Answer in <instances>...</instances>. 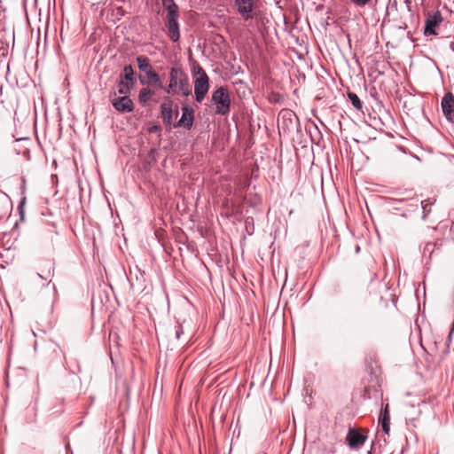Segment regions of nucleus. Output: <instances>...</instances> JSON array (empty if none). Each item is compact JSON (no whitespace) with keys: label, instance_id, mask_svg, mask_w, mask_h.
<instances>
[{"label":"nucleus","instance_id":"nucleus-1","mask_svg":"<svg viewBox=\"0 0 454 454\" xmlns=\"http://www.w3.org/2000/svg\"><path fill=\"white\" fill-rule=\"evenodd\" d=\"M177 88L185 97L192 94L187 74L181 67H173L169 71V83L164 90L168 94H176Z\"/></svg>","mask_w":454,"mask_h":454},{"label":"nucleus","instance_id":"nucleus-2","mask_svg":"<svg viewBox=\"0 0 454 454\" xmlns=\"http://www.w3.org/2000/svg\"><path fill=\"white\" fill-rule=\"evenodd\" d=\"M137 63L139 70L143 72L147 78V80H145L140 76V82L142 84H151L160 89L164 88L159 74L153 71L150 59L146 56H138L137 58Z\"/></svg>","mask_w":454,"mask_h":454},{"label":"nucleus","instance_id":"nucleus-3","mask_svg":"<svg viewBox=\"0 0 454 454\" xmlns=\"http://www.w3.org/2000/svg\"><path fill=\"white\" fill-rule=\"evenodd\" d=\"M212 101L215 105V113L225 115L231 107V99L228 90L224 87H219L212 94Z\"/></svg>","mask_w":454,"mask_h":454},{"label":"nucleus","instance_id":"nucleus-4","mask_svg":"<svg viewBox=\"0 0 454 454\" xmlns=\"http://www.w3.org/2000/svg\"><path fill=\"white\" fill-rule=\"evenodd\" d=\"M234 7L244 21H249L255 16V0H234Z\"/></svg>","mask_w":454,"mask_h":454},{"label":"nucleus","instance_id":"nucleus-5","mask_svg":"<svg viewBox=\"0 0 454 454\" xmlns=\"http://www.w3.org/2000/svg\"><path fill=\"white\" fill-rule=\"evenodd\" d=\"M178 18L179 16L166 17V34L173 43H176L180 39Z\"/></svg>","mask_w":454,"mask_h":454},{"label":"nucleus","instance_id":"nucleus-6","mask_svg":"<svg viewBox=\"0 0 454 454\" xmlns=\"http://www.w3.org/2000/svg\"><path fill=\"white\" fill-rule=\"evenodd\" d=\"M174 103L171 99L167 98L160 105V114L162 121L167 125H171L173 122V115L174 113L178 114V106H175V110L173 109Z\"/></svg>","mask_w":454,"mask_h":454},{"label":"nucleus","instance_id":"nucleus-7","mask_svg":"<svg viewBox=\"0 0 454 454\" xmlns=\"http://www.w3.org/2000/svg\"><path fill=\"white\" fill-rule=\"evenodd\" d=\"M441 106L445 118L449 121L454 122V95L451 92L443 96Z\"/></svg>","mask_w":454,"mask_h":454},{"label":"nucleus","instance_id":"nucleus-8","mask_svg":"<svg viewBox=\"0 0 454 454\" xmlns=\"http://www.w3.org/2000/svg\"><path fill=\"white\" fill-rule=\"evenodd\" d=\"M209 90V78H195L194 79V94L196 101L200 103L205 98Z\"/></svg>","mask_w":454,"mask_h":454},{"label":"nucleus","instance_id":"nucleus-9","mask_svg":"<svg viewBox=\"0 0 454 454\" xmlns=\"http://www.w3.org/2000/svg\"><path fill=\"white\" fill-rule=\"evenodd\" d=\"M114 109L121 113H130L134 109V103L128 96L116 97L111 99Z\"/></svg>","mask_w":454,"mask_h":454},{"label":"nucleus","instance_id":"nucleus-10","mask_svg":"<svg viewBox=\"0 0 454 454\" xmlns=\"http://www.w3.org/2000/svg\"><path fill=\"white\" fill-rule=\"evenodd\" d=\"M194 121V111L188 105H183L182 116L180 120L175 124V127H184L190 129L192 127Z\"/></svg>","mask_w":454,"mask_h":454},{"label":"nucleus","instance_id":"nucleus-11","mask_svg":"<svg viewBox=\"0 0 454 454\" xmlns=\"http://www.w3.org/2000/svg\"><path fill=\"white\" fill-rule=\"evenodd\" d=\"M442 21V16L440 12H435L427 16L425 24L426 35H436L435 27Z\"/></svg>","mask_w":454,"mask_h":454},{"label":"nucleus","instance_id":"nucleus-12","mask_svg":"<svg viewBox=\"0 0 454 454\" xmlns=\"http://www.w3.org/2000/svg\"><path fill=\"white\" fill-rule=\"evenodd\" d=\"M346 440L351 449H357L364 445L366 441V436L355 429H349Z\"/></svg>","mask_w":454,"mask_h":454},{"label":"nucleus","instance_id":"nucleus-13","mask_svg":"<svg viewBox=\"0 0 454 454\" xmlns=\"http://www.w3.org/2000/svg\"><path fill=\"white\" fill-rule=\"evenodd\" d=\"M161 3L167 12L166 17L179 16V8L174 0H161Z\"/></svg>","mask_w":454,"mask_h":454},{"label":"nucleus","instance_id":"nucleus-14","mask_svg":"<svg viewBox=\"0 0 454 454\" xmlns=\"http://www.w3.org/2000/svg\"><path fill=\"white\" fill-rule=\"evenodd\" d=\"M421 404H426L424 401L418 403V407H416L414 404H408L406 407V418L407 419L411 421H414L421 413V410L419 406Z\"/></svg>","mask_w":454,"mask_h":454},{"label":"nucleus","instance_id":"nucleus-15","mask_svg":"<svg viewBox=\"0 0 454 454\" xmlns=\"http://www.w3.org/2000/svg\"><path fill=\"white\" fill-rule=\"evenodd\" d=\"M132 86L133 83L121 79L117 84L118 93L122 96H127L129 93Z\"/></svg>","mask_w":454,"mask_h":454},{"label":"nucleus","instance_id":"nucleus-16","mask_svg":"<svg viewBox=\"0 0 454 454\" xmlns=\"http://www.w3.org/2000/svg\"><path fill=\"white\" fill-rule=\"evenodd\" d=\"M154 95V91L151 90L147 88H143L140 90L138 94L139 102L142 105H146L147 102L151 99V98Z\"/></svg>","mask_w":454,"mask_h":454},{"label":"nucleus","instance_id":"nucleus-17","mask_svg":"<svg viewBox=\"0 0 454 454\" xmlns=\"http://www.w3.org/2000/svg\"><path fill=\"white\" fill-rule=\"evenodd\" d=\"M192 74L195 78H207V74L205 70L200 66V64L196 61L192 63Z\"/></svg>","mask_w":454,"mask_h":454},{"label":"nucleus","instance_id":"nucleus-18","mask_svg":"<svg viewBox=\"0 0 454 454\" xmlns=\"http://www.w3.org/2000/svg\"><path fill=\"white\" fill-rule=\"evenodd\" d=\"M124 74L121 76V79H123L124 81L129 82L134 84V79L133 74L134 71L130 65L125 66L123 68Z\"/></svg>","mask_w":454,"mask_h":454},{"label":"nucleus","instance_id":"nucleus-19","mask_svg":"<svg viewBox=\"0 0 454 454\" xmlns=\"http://www.w3.org/2000/svg\"><path fill=\"white\" fill-rule=\"evenodd\" d=\"M348 97L349 100L351 101L352 106L356 109H357V110L362 109L363 104H362L360 98H358V96L356 93L349 92L348 94Z\"/></svg>","mask_w":454,"mask_h":454},{"label":"nucleus","instance_id":"nucleus-20","mask_svg":"<svg viewBox=\"0 0 454 454\" xmlns=\"http://www.w3.org/2000/svg\"><path fill=\"white\" fill-rule=\"evenodd\" d=\"M379 420L380 421H390V416H389L387 404L386 405L385 409L381 411Z\"/></svg>","mask_w":454,"mask_h":454},{"label":"nucleus","instance_id":"nucleus-21","mask_svg":"<svg viewBox=\"0 0 454 454\" xmlns=\"http://www.w3.org/2000/svg\"><path fill=\"white\" fill-rule=\"evenodd\" d=\"M353 4H355L356 7L363 8L365 5L369 4L372 0H350Z\"/></svg>","mask_w":454,"mask_h":454},{"label":"nucleus","instance_id":"nucleus-22","mask_svg":"<svg viewBox=\"0 0 454 454\" xmlns=\"http://www.w3.org/2000/svg\"><path fill=\"white\" fill-rule=\"evenodd\" d=\"M25 203H26V197H23L21 199V200H20V203L19 207H18V210H19V213H20L21 220L24 219V215H25L24 206H25Z\"/></svg>","mask_w":454,"mask_h":454},{"label":"nucleus","instance_id":"nucleus-23","mask_svg":"<svg viewBox=\"0 0 454 454\" xmlns=\"http://www.w3.org/2000/svg\"><path fill=\"white\" fill-rule=\"evenodd\" d=\"M381 424L382 430L385 434H388L390 430V421H380Z\"/></svg>","mask_w":454,"mask_h":454},{"label":"nucleus","instance_id":"nucleus-24","mask_svg":"<svg viewBox=\"0 0 454 454\" xmlns=\"http://www.w3.org/2000/svg\"><path fill=\"white\" fill-rule=\"evenodd\" d=\"M433 203H427V201H421V206L423 208V219L426 218L427 215L429 213L428 205H432Z\"/></svg>","mask_w":454,"mask_h":454},{"label":"nucleus","instance_id":"nucleus-25","mask_svg":"<svg viewBox=\"0 0 454 454\" xmlns=\"http://www.w3.org/2000/svg\"><path fill=\"white\" fill-rule=\"evenodd\" d=\"M182 333H183V329H182V326L179 325L178 329L176 330V339H180V336Z\"/></svg>","mask_w":454,"mask_h":454},{"label":"nucleus","instance_id":"nucleus-26","mask_svg":"<svg viewBox=\"0 0 454 454\" xmlns=\"http://www.w3.org/2000/svg\"><path fill=\"white\" fill-rule=\"evenodd\" d=\"M38 276H39L41 278L48 279V278L51 276V269L48 270V273H47V275H46V276H43L42 274H38Z\"/></svg>","mask_w":454,"mask_h":454},{"label":"nucleus","instance_id":"nucleus-27","mask_svg":"<svg viewBox=\"0 0 454 454\" xmlns=\"http://www.w3.org/2000/svg\"><path fill=\"white\" fill-rule=\"evenodd\" d=\"M450 48L454 52V40L450 42Z\"/></svg>","mask_w":454,"mask_h":454},{"label":"nucleus","instance_id":"nucleus-28","mask_svg":"<svg viewBox=\"0 0 454 454\" xmlns=\"http://www.w3.org/2000/svg\"><path fill=\"white\" fill-rule=\"evenodd\" d=\"M286 114L291 115V114H292V113H290V112H286V113L285 114V115H286Z\"/></svg>","mask_w":454,"mask_h":454},{"label":"nucleus","instance_id":"nucleus-29","mask_svg":"<svg viewBox=\"0 0 454 454\" xmlns=\"http://www.w3.org/2000/svg\"><path fill=\"white\" fill-rule=\"evenodd\" d=\"M368 454H372L371 452H369Z\"/></svg>","mask_w":454,"mask_h":454}]
</instances>
